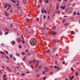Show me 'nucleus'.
I'll return each mask as SVG.
<instances>
[{
	"mask_svg": "<svg viewBox=\"0 0 80 80\" xmlns=\"http://www.w3.org/2000/svg\"><path fill=\"white\" fill-rule=\"evenodd\" d=\"M37 40L36 39H33L32 41H31L30 42V44L32 46H35L37 45Z\"/></svg>",
	"mask_w": 80,
	"mask_h": 80,
	"instance_id": "f257e3e1",
	"label": "nucleus"
},
{
	"mask_svg": "<svg viewBox=\"0 0 80 80\" xmlns=\"http://www.w3.org/2000/svg\"><path fill=\"white\" fill-rule=\"evenodd\" d=\"M41 12L42 13H44V12L45 14H46L47 11L44 8H42L41 10Z\"/></svg>",
	"mask_w": 80,
	"mask_h": 80,
	"instance_id": "f03ea898",
	"label": "nucleus"
},
{
	"mask_svg": "<svg viewBox=\"0 0 80 80\" xmlns=\"http://www.w3.org/2000/svg\"><path fill=\"white\" fill-rule=\"evenodd\" d=\"M56 51H57V49H55V48L53 51H51V52L53 53V52H56Z\"/></svg>",
	"mask_w": 80,
	"mask_h": 80,
	"instance_id": "7ed1b4c3",
	"label": "nucleus"
},
{
	"mask_svg": "<svg viewBox=\"0 0 80 80\" xmlns=\"http://www.w3.org/2000/svg\"><path fill=\"white\" fill-rule=\"evenodd\" d=\"M60 8H61V9H63V10H65V6H64L63 7L62 6H60Z\"/></svg>",
	"mask_w": 80,
	"mask_h": 80,
	"instance_id": "20e7f679",
	"label": "nucleus"
},
{
	"mask_svg": "<svg viewBox=\"0 0 80 80\" xmlns=\"http://www.w3.org/2000/svg\"><path fill=\"white\" fill-rule=\"evenodd\" d=\"M45 29H46V27H45V24L44 23V29L42 30L41 32H44L45 31Z\"/></svg>",
	"mask_w": 80,
	"mask_h": 80,
	"instance_id": "39448f33",
	"label": "nucleus"
},
{
	"mask_svg": "<svg viewBox=\"0 0 80 80\" xmlns=\"http://www.w3.org/2000/svg\"><path fill=\"white\" fill-rule=\"evenodd\" d=\"M9 4L6 3L5 4L6 5H4V6H5L4 8H7V7H8Z\"/></svg>",
	"mask_w": 80,
	"mask_h": 80,
	"instance_id": "423d86ee",
	"label": "nucleus"
},
{
	"mask_svg": "<svg viewBox=\"0 0 80 80\" xmlns=\"http://www.w3.org/2000/svg\"><path fill=\"white\" fill-rule=\"evenodd\" d=\"M4 13H5V15L7 16V17H8V13H7V12L6 11H4Z\"/></svg>",
	"mask_w": 80,
	"mask_h": 80,
	"instance_id": "0eeeda50",
	"label": "nucleus"
},
{
	"mask_svg": "<svg viewBox=\"0 0 80 80\" xmlns=\"http://www.w3.org/2000/svg\"><path fill=\"white\" fill-rule=\"evenodd\" d=\"M74 78V76H72L71 77H69V80H72Z\"/></svg>",
	"mask_w": 80,
	"mask_h": 80,
	"instance_id": "6e6552de",
	"label": "nucleus"
},
{
	"mask_svg": "<svg viewBox=\"0 0 80 80\" xmlns=\"http://www.w3.org/2000/svg\"><path fill=\"white\" fill-rule=\"evenodd\" d=\"M18 42L19 43V42H21V39H20V38H18Z\"/></svg>",
	"mask_w": 80,
	"mask_h": 80,
	"instance_id": "1a4fd4ad",
	"label": "nucleus"
},
{
	"mask_svg": "<svg viewBox=\"0 0 80 80\" xmlns=\"http://www.w3.org/2000/svg\"><path fill=\"white\" fill-rule=\"evenodd\" d=\"M27 3V1H26V0H23V4H25Z\"/></svg>",
	"mask_w": 80,
	"mask_h": 80,
	"instance_id": "9d476101",
	"label": "nucleus"
},
{
	"mask_svg": "<svg viewBox=\"0 0 80 80\" xmlns=\"http://www.w3.org/2000/svg\"><path fill=\"white\" fill-rule=\"evenodd\" d=\"M36 62L37 63V64H36V67H37V66H38V63H39V61L37 60L36 61Z\"/></svg>",
	"mask_w": 80,
	"mask_h": 80,
	"instance_id": "9b49d317",
	"label": "nucleus"
},
{
	"mask_svg": "<svg viewBox=\"0 0 80 80\" xmlns=\"http://www.w3.org/2000/svg\"><path fill=\"white\" fill-rule=\"evenodd\" d=\"M63 52L64 53H68V50H64Z\"/></svg>",
	"mask_w": 80,
	"mask_h": 80,
	"instance_id": "f8f14e48",
	"label": "nucleus"
},
{
	"mask_svg": "<svg viewBox=\"0 0 80 80\" xmlns=\"http://www.w3.org/2000/svg\"><path fill=\"white\" fill-rule=\"evenodd\" d=\"M52 29L53 30H55V29H56V27L55 26H54L52 27Z\"/></svg>",
	"mask_w": 80,
	"mask_h": 80,
	"instance_id": "ddd939ff",
	"label": "nucleus"
},
{
	"mask_svg": "<svg viewBox=\"0 0 80 80\" xmlns=\"http://www.w3.org/2000/svg\"><path fill=\"white\" fill-rule=\"evenodd\" d=\"M8 7H9L8 8V9H10V7H11L12 6L9 4V5H8Z\"/></svg>",
	"mask_w": 80,
	"mask_h": 80,
	"instance_id": "4468645a",
	"label": "nucleus"
},
{
	"mask_svg": "<svg viewBox=\"0 0 80 80\" xmlns=\"http://www.w3.org/2000/svg\"><path fill=\"white\" fill-rule=\"evenodd\" d=\"M11 1H12V2H13V3H16V1H15L14 0H11Z\"/></svg>",
	"mask_w": 80,
	"mask_h": 80,
	"instance_id": "2eb2a0df",
	"label": "nucleus"
},
{
	"mask_svg": "<svg viewBox=\"0 0 80 80\" xmlns=\"http://www.w3.org/2000/svg\"><path fill=\"white\" fill-rule=\"evenodd\" d=\"M59 8V6H58V5L56 7V10H58V8Z\"/></svg>",
	"mask_w": 80,
	"mask_h": 80,
	"instance_id": "dca6fc26",
	"label": "nucleus"
},
{
	"mask_svg": "<svg viewBox=\"0 0 80 80\" xmlns=\"http://www.w3.org/2000/svg\"><path fill=\"white\" fill-rule=\"evenodd\" d=\"M48 68H46L45 69V72H47L48 70Z\"/></svg>",
	"mask_w": 80,
	"mask_h": 80,
	"instance_id": "f3484780",
	"label": "nucleus"
},
{
	"mask_svg": "<svg viewBox=\"0 0 80 80\" xmlns=\"http://www.w3.org/2000/svg\"><path fill=\"white\" fill-rule=\"evenodd\" d=\"M26 22L27 23H29V22H30V20L28 19H27L26 20Z\"/></svg>",
	"mask_w": 80,
	"mask_h": 80,
	"instance_id": "a211bd4d",
	"label": "nucleus"
},
{
	"mask_svg": "<svg viewBox=\"0 0 80 80\" xmlns=\"http://www.w3.org/2000/svg\"><path fill=\"white\" fill-rule=\"evenodd\" d=\"M16 54L17 56H20V54H19L18 53H16Z\"/></svg>",
	"mask_w": 80,
	"mask_h": 80,
	"instance_id": "6ab92c4d",
	"label": "nucleus"
},
{
	"mask_svg": "<svg viewBox=\"0 0 80 80\" xmlns=\"http://www.w3.org/2000/svg\"><path fill=\"white\" fill-rule=\"evenodd\" d=\"M0 53H1L3 55H4V54H5V53H4L3 52H2V51L0 52Z\"/></svg>",
	"mask_w": 80,
	"mask_h": 80,
	"instance_id": "aec40b11",
	"label": "nucleus"
},
{
	"mask_svg": "<svg viewBox=\"0 0 80 80\" xmlns=\"http://www.w3.org/2000/svg\"><path fill=\"white\" fill-rule=\"evenodd\" d=\"M53 41L54 43H57V40H56L53 39Z\"/></svg>",
	"mask_w": 80,
	"mask_h": 80,
	"instance_id": "412c9836",
	"label": "nucleus"
},
{
	"mask_svg": "<svg viewBox=\"0 0 80 80\" xmlns=\"http://www.w3.org/2000/svg\"><path fill=\"white\" fill-rule=\"evenodd\" d=\"M71 33L72 35H73V34H74V32H73V31H71Z\"/></svg>",
	"mask_w": 80,
	"mask_h": 80,
	"instance_id": "4be33fe9",
	"label": "nucleus"
},
{
	"mask_svg": "<svg viewBox=\"0 0 80 80\" xmlns=\"http://www.w3.org/2000/svg\"><path fill=\"white\" fill-rule=\"evenodd\" d=\"M5 29H6V32H8L9 29L8 28H5Z\"/></svg>",
	"mask_w": 80,
	"mask_h": 80,
	"instance_id": "5701e85b",
	"label": "nucleus"
},
{
	"mask_svg": "<svg viewBox=\"0 0 80 80\" xmlns=\"http://www.w3.org/2000/svg\"><path fill=\"white\" fill-rule=\"evenodd\" d=\"M13 60H14V61H16V58L15 57H13Z\"/></svg>",
	"mask_w": 80,
	"mask_h": 80,
	"instance_id": "b1692460",
	"label": "nucleus"
},
{
	"mask_svg": "<svg viewBox=\"0 0 80 80\" xmlns=\"http://www.w3.org/2000/svg\"><path fill=\"white\" fill-rule=\"evenodd\" d=\"M60 11H58L57 12H55V13H60Z\"/></svg>",
	"mask_w": 80,
	"mask_h": 80,
	"instance_id": "393cba45",
	"label": "nucleus"
},
{
	"mask_svg": "<svg viewBox=\"0 0 80 80\" xmlns=\"http://www.w3.org/2000/svg\"><path fill=\"white\" fill-rule=\"evenodd\" d=\"M37 77H40V74H38L37 75Z\"/></svg>",
	"mask_w": 80,
	"mask_h": 80,
	"instance_id": "a878e982",
	"label": "nucleus"
},
{
	"mask_svg": "<svg viewBox=\"0 0 80 80\" xmlns=\"http://www.w3.org/2000/svg\"><path fill=\"white\" fill-rule=\"evenodd\" d=\"M62 22L63 23H65V19H64L62 20Z\"/></svg>",
	"mask_w": 80,
	"mask_h": 80,
	"instance_id": "bb28decb",
	"label": "nucleus"
},
{
	"mask_svg": "<svg viewBox=\"0 0 80 80\" xmlns=\"http://www.w3.org/2000/svg\"><path fill=\"white\" fill-rule=\"evenodd\" d=\"M52 35H53V36H54V35H56V32H53V33H52Z\"/></svg>",
	"mask_w": 80,
	"mask_h": 80,
	"instance_id": "cd10ccee",
	"label": "nucleus"
},
{
	"mask_svg": "<svg viewBox=\"0 0 80 80\" xmlns=\"http://www.w3.org/2000/svg\"><path fill=\"white\" fill-rule=\"evenodd\" d=\"M36 20L37 22H39V18H36Z\"/></svg>",
	"mask_w": 80,
	"mask_h": 80,
	"instance_id": "c85d7f7f",
	"label": "nucleus"
},
{
	"mask_svg": "<svg viewBox=\"0 0 80 80\" xmlns=\"http://www.w3.org/2000/svg\"><path fill=\"white\" fill-rule=\"evenodd\" d=\"M18 48H22V47L21 45H19L18 46Z\"/></svg>",
	"mask_w": 80,
	"mask_h": 80,
	"instance_id": "c756f323",
	"label": "nucleus"
},
{
	"mask_svg": "<svg viewBox=\"0 0 80 80\" xmlns=\"http://www.w3.org/2000/svg\"><path fill=\"white\" fill-rule=\"evenodd\" d=\"M68 25V23H66L64 24L65 26H67Z\"/></svg>",
	"mask_w": 80,
	"mask_h": 80,
	"instance_id": "7c9ffc66",
	"label": "nucleus"
},
{
	"mask_svg": "<svg viewBox=\"0 0 80 80\" xmlns=\"http://www.w3.org/2000/svg\"><path fill=\"white\" fill-rule=\"evenodd\" d=\"M46 3H48V0H46Z\"/></svg>",
	"mask_w": 80,
	"mask_h": 80,
	"instance_id": "2f4dec72",
	"label": "nucleus"
},
{
	"mask_svg": "<svg viewBox=\"0 0 80 80\" xmlns=\"http://www.w3.org/2000/svg\"><path fill=\"white\" fill-rule=\"evenodd\" d=\"M3 78H6V75L4 74L3 76Z\"/></svg>",
	"mask_w": 80,
	"mask_h": 80,
	"instance_id": "473e14b6",
	"label": "nucleus"
},
{
	"mask_svg": "<svg viewBox=\"0 0 80 80\" xmlns=\"http://www.w3.org/2000/svg\"><path fill=\"white\" fill-rule=\"evenodd\" d=\"M3 80H7V78H3Z\"/></svg>",
	"mask_w": 80,
	"mask_h": 80,
	"instance_id": "72a5a7b5",
	"label": "nucleus"
},
{
	"mask_svg": "<svg viewBox=\"0 0 80 80\" xmlns=\"http://www.w3.org/2000/svg\"><path fill=\"white\" fill-rule=\"evenodd\" d=\"M8 32H7L5 33V35H8Z\"/></svg>",
	"mask_w": 80,
	"mask_h": 80,
	"instance_id": "f704fd0d",
	"label": "nucleus"
},
{
	"mask_svg": "<svg viewBox=\"0 0 80 80\" xmlns=\"http://www.w3.org/2000/svg\"><path fill=\"white\" fill-rule=\"evenodd\" d=\"M76 75H78V72H76L75 73Z\"/></svg>",
	"mask_w": 80,
	"mask_h": 80,
	"instance_id": "c9c22d12",
	"label": "nucleus"
},
{
	"mask_svg": "<svg viewBox=\"0 0 80 80\" xmlns=\"http://www.w3.org/2000/svg\"><path fill=\"white\" fill-rule=\"evenodd\" d=\"M12 44H13V45H14V44H15V41H13L12 42Z\"/></svg>",
	"mask_w": 80,
	"mask_h": 80,
	"instance_id": "e433bc0d",
	"label": "nucleus"
},
{
	"mask_svg": "<svg viewBox=\"0 0 80 80\" xmlns=\"http://www.w3.org/2000/svg\"><path fill=\"white\" fill-rule=\"evenodd\" d=\"M22 55H25V53L24 52H22Z\"/></svg>",
	"mask_w": 80,
	"mask_h": 80,
	"instance_id": "4c0bfd02",
	"label": "nucleus"
},
{
	"mask_svg": "<svg viewBox=\"0 0 80 80\" xmlns=\"http://www.w3.org/2000/svg\"><path fill=\"white\" fill-rule=\"evenodd\" d=\"M42 65L39 66L38 67L39 68H42Z\"/></svg>",
	"mask_w": 80,
	"mask_h": 80,
	"instance_id": "58836bf2",
	"label": "nucleus"
},
{
	"mask_svg": "<svg viewBox=\"0 0 80 80\" xmlns=\"http://www.w3.org/2000/svg\"><path fill=\"white\" fill-rule=\"evenodd\" d=\"M5 56H6V58H7V59H10V58H8V57H7V56H6V55H5Z\"/></svg>",
	"mask_w": 80,
	"mask_h": 80,
	"instance_id": "ea45409f",
	"label": "nucleus"
},
{
	"mask_svg": "<svg viewBox=\"0 0 80 80\" xmlns=\"http://www.w3.org/2000/svg\"><path fill=\"white\" fill-rule=\"evenodd\" d=\"M12 55H10V58H12Z\"/></svg>",
	"mask_w": 80,
	"mask_h": 80,
	"instance_id": "a19ab883",
	"label": "nucleus"
},
{
	"mask_svg": "<svg viewBox=\"0 0 80 80\" xmlns=\"http://www.w3.org/2000/svg\"><path fill=\"white\" fill-rule=\"evenodd\" d=\"M50 52V50H48L47 51V53H49Z\"/></svg>",
	"mask_w": 80,
	"mask_h": 80,
	"instance_id": "79ce46f5",
	"label": "nucleus"
},
{
	"mask_svg": "<svg viewBox=\"0 0 80 80\" xmlns=\"http://www.w3.org/2000/svg\"><path fill=\"white\" fill-rule=\"evenodd\" d=\"M17 5L18 6V7L19 6V2H18V3L17 4Z\"/></svg>",
	"mask_w": 80,
	"mask_h": 80,
	"instance_id": "37998d69",
	"label": "nucleus"
},
{
	"mask_svg": "<svg viewBox=\"0 0 80 80\" xmlns=\"http://www.w3.org/2000/svg\"><path fill=\"white\" fill-rule=\"evenodd\" d=\"M8 71L9 72H11L12 70L11 69H8Z\"/></svg>",
	"mask_w": 80,
	"mask_h": 80,
	"instance_id": "c03bdc74",
	"label": "nucleus"
},
{
	"mask_svg": "<svg viewBox=\"0 0 80 80\" xmlns=\"http://www.w3.org/2000/svg\"><path fill=\"white\" fill-rule=\"evenodd\" d=\"M1 45L2 46H3V47H4V44L3 43H2L1 44Z\"/></svg>",
	"mask_w": 80,
	"mask_h": 80,
	"instance_id": "a18cd8bd",
	"label": "nucleus"
},
{
	"mask_svg": "<svg viewBox=\"0 0 80 80\" xmlns=\"http://www.w3.org/2000/svg\"><path fill=\"white\" fill-rule=\"evenodd\" d=\"M45 72H46V71H43L42 72V73H43V74H44V73H45Z\"/></svg>",
	"mask_w": 80,
	"mask_h": 80,
	"instance_id": "49530a36",
	"label": "nucleus"
},
{
	"mask_svg": "<svg viewBox=\"0 0 80 80\" xmlns=\"http://www.w3.org/2000/svg\"><path fill=\"white\" fill-rule=\"evenodd\" d=\"M71 70H72V71H73V68H71Z\"/></svg>",
	"mask_w": 80,
	"mask_h": 80,
	"instance_id": "de8ad7c7",
	"label": "nucleus"
},
{
	"mask_svg": "<svg viewBox=\"0 0 80 80\" xmlns=\"http://www.w3.org/2000/svg\"><path fill=\"white\" fill-rule=\"evenodd\" d=\"M40 5H38L37 6V8H40Z\"/></svg>",
	"mask_w": 80,
	"mask_h": 80,
	"instance_id": "09e8293b",
	"label": "nucleus"
},
{
	"mask_svg": "<svg viewBox=\"0 0 80 80\" xmlns=\"http://www.w3.org/2000/svg\"><path fill=\"white\" fill-rule=\"evenodd\" d=\"M47 78V77H44L43 78V80H45V78Z\"/></svg>",
	"mask_w": 80,
	"mask_h": 80,
	"instance_id": "8fccbe9b",
	"label": "nucleus"
},
{
	"mask_svg": "<svg viewBox=\"0 0 80 80\" xmlns=\"http://www.w3.org/2000/svg\"><path fill=\"white\" fill-rule=\"evenodd\" d=\"M52 58H54V57H55V56L54 55H52Z\"/></svg>",
	"mask_w": 80,
	"mask_h": 80,
	"instance_id": "3c124183",
	"label": "nucleus"
},
{
	"mask_svg": "<svg viewBox=\"0 0 80 80\" xmlns=\"http://www.w3.org/2000/svg\"><path fill=\"white\" fill-rule=\"evenodd\" d=\"M43 18H44V19H45V18H46V16H44Z\"/></svg>",
	"mask_w": 80,
	"mask_h": 80,
	"instance_id": "603ef678",
	"label": "nucleus"
},
{
	"mask_svg": "<svg viewBox=\"0 0 80 80\" xmlns=\"http://www.w3.org/2000/svg\"><path fill=\"white\" fill-rule=\"evenodd\" d=\"M62 64H65V62L64 61H63L62 62Z\"/></svg>",
	"mask_w": 80,
	"mask_h": 80,
	"instance_id": "864d4df0",
	"label": "nucleus"
},
{
	"mask_svg": "<svg viewBox=\"0 0 80 80\" xmlns=\"http://www.w3.org/2000/svg\"><path fill=\"white\" fill-rule=\"evenodd\" d=\"M76 14V12H74L73 14V15H75Z\"/></svg>",
	"mask_w": 80,
	"mask_h": 80,
	"instance_id": "5fc2aeb1",
	"label": "nucleus"
},
{
	"mask_svg": "<svg viewBox=\"0 0 80 80\" xmlns=\"http://www.w3.org/2000/svg\"><path fill=\"white\" fill-rule=\"evenodd\" d=\"M2 35V32H0V35Z\"/></svg>",
	"mask_w": 80,
	"mask_h": 80,
	"instance_id": "6e6d98bb",
	"label": "nucleus"
},
{
	"mask_svg": "<svg viewBox=\"0 0 80 80\" xmlns=\"http://www.w3.org/2000/svg\"><path fill=\"white\" fill-rule=\"evenodd\" d=\"M22 42L23 43H25V41H23V40H22Z\"/></svg>",
	"mask_w": 80,
	"mask_h": 80,
	"instance_id": "4d7b16f0",
	"label": "nucleus"
},
{
	"mask_svg": "<svg viewBox=\"0 0 80 80\" xmlns=\"http://www.w3.org/2000/svg\"><path fill=\"white\" fill-rule=\"evenodd\" d=\"M29 63L30 64H31V63H32V62H31V61H29Z\"/></svg>",
	"mask_w": 80,
	"mask_h": 80,
	"instance_id": "13d9d810",
	"label": "nucleus"
},
{
	"mask_svg": "<svg viewBox=\"0 0 80 80\" xmlns=\"http://www.w3.org/2000/svg\"><path fill=\"white\" fill-rule=\"evenodd\" d=\"M7 20H11V18H7Z\"/></svg>",
	"mask_w": 80,
	"mask_h": 80,
	"instance_id": "bf43d9fd",
	"label": "nucleus"
},
{
	"mask_svg": "<svg viewBox=\"0 0 80 80\" xmlns=\"http://www.w3.org/2000/svg\"><path fill=\"white\" fill-rule=\"evenodd\" d=\"M54 68H57V66H54Z\"/></svg>",
	"mask_w": 80,
	"mask_h": 80,
	"instance_id": "052dcab7",
	"label": "nucleus"
},
{
	"mask_svg": "<svg viewBox=\"0 0 80 80\" xmlns=\"http://www.w3.org/2000/svg\"><path fill=\"white\" fill-rule=\"evenodd\" d=\"M22 12H23L22 10H21V11H20V13H22Z\"/></svg>",
	"mask_w": 80,
	"mask_h": 80,
	"instance_id": "680f3d73",
	"label": "nucleus"
},
{
	"mask_svg": "<svg viewBox=\"0 0 80 80\" xmlns=\"http://www.w3.org/2000/svg\"><path fill=\"white\" fill-rule=\"evenodd\" d=\"M6 52L7 54H8V51H6Z\"/></svg>",
	"mask_w": 80,
	"mask_h": 80,
	"instance_id": "e2e57ef3",
	"label": "nucleus"
},
{
	"mask_svg": "<svg viewBox=\"0 0 80 80\" xmlns=\"http://www.w3.org/2000/svg\"><path fill=\"white\" fill-rule=\"evenodd\" d=\"M25 58H23V61H25Z\"/></svg>",
	"mask_w": 80,
	"mask_h": 80,
	"instance_id": "0e129e2a",
	"label": "nucleus"
},
{
	"mask_svg": "<svg viewBox=\"0 0 80 80\" xmlns=\"http://www.w3.org/2000/svg\"><path fill=\"white\" fill-rule=\"evenodd\" d=\"M76 65H79V62H78L76 63Z\"/></svg>",
	"mask_w": 80,
	"mask_h": 80,
	"instance_id": "69168bd1",
	"label": "nucleus"
},
{
	"mask_svg": "<svg viewBox=\"0 0 80 80\" xmlns=\"http://www.w3.org/2000/svg\"><path fill=\"white\" fill-rule=\"evenodd\" d=\"M22 75L23 76H24V75H25V74L22 73Z\"/></svg>",
	"mask_w": 80,
	"mask_h": 80,
	"instance_id": "338daca9",
	"label": "nucleus"
},
{
	"mask_svg": "<svg viewBox=\"0 0 80 80\" xmlns=\"http://www.w3.org/2000/svg\"><path fill=\"white\" fill-rule=\"evenodd\" d=\"M65 17H67V16L66 15L63 17V18H65Z\"/></svg>",
	"mask_w": 80,
	"mask_h": 80,
	"instance_id": "774afa93",
	"label": "nucleus"
}]
</instances>
